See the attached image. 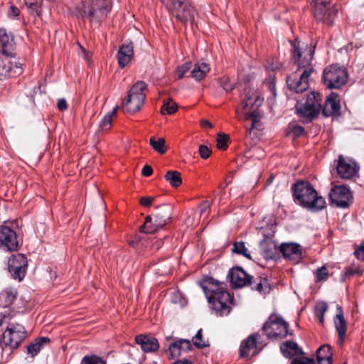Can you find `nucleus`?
<instances>
[{
  "instance_id": "1",
  "label": "nucleus",
  "mask_w": 364,
  "mask_h": 364,
  "mask_svg": "<svg viewBox=\"0 0 364 364\" xmlns=\"http://www.w3.org/2000/svg\"><path fill=\"white\" fill-rule=\"evenodd\" d=\"M292 56L296 69L287 77V84L289 90L296 93L306 91L309 87L310 75L314 72L312 60L315 46L300 47V42L296 40L291 43Z\"/></svg>"
},
{
  "instance_id": "2",
  "label": "nucleus",
  "mask_w": 364,
  "mask_h": 364,
  "mask_svg": "<svg viewBox=\"0 0 364 364\" xmlns=\"http://www.w3.org/2000/svg\"><path fill=\"white\" fill-rule=\"evenodd\" d=\"M205 282L210 287L204 284L200 286L213 310L220 316L228 315L232 309L233 299L227 290V285L212 277L208 278Z\"/></svg>"
},
{
  "instance_id": "3",
  "label": "nucleus",
  "mask_w": 364,
  "mask_h": 364,
  "mask_svg": "<svg viewBox=\"0 0 364 364\" xmlns=\"http://www.w3.org/2000/svg\"><path fill=\"white\" fill-rule=\"evenodd\" d=\"M112 9V4L109 0H87L76 6L73 13L77 18L87 21L91 24L100 25Z\"/></svg>"
},
{
  "instance_id": "4",
  "label": "nucleus",
  "mask_w": 364,
  "mask_h": 364,
  "mask_svg": "<svg viewBox=\"0 0 364 364\" xmlns=\"http://www.w3.org/2000/svg\"><path fill=\"white\" fill-rule=\"evenodd\" d=\"M291 190L294 200L301 207L313 212L321 210L326 207L325 199L318 196L309 182L298 181L292 186Z\"/></svg>"
},
{
  "instance_id": "5",
  "label": "nucleus",
  "mask_w": 364,
  "mask_h": 364,
  "mask_svg": "<svg viewBox=\"0 0 364 364\" xmlns=\"http://www.w3.org/2000/svg\"><path fill=\"white\" fill-rule=\"evenodd\" d=\"M176 21L183 23L193 24L197 11L190 0H161Z\"/></svg>"
},
{
  "instance_id": "6",
  "label": "nucleus",
  "mask_w": 364,
  "mask_h": 364,
  "mask_svg": "<svg viewBox=\"0 0 364 364\" xmlns=\"http://www.w3.org/2000/svg\"><path fill=\"white\" fill-rule=\"evenodd\" d=\"M171 210L170 205L159 206L157 213L146 217L144 225L140 228V232L153 234L164 227L171 218Z\"/></svg>"
},
{
  "instance_id": "7",
  "label": "nucleus",
  "mask_w": 364,
  "mask_h": 364,
  "mask_svg": "<svg viewBox=\"0 0 364 364\" xmlns=\"http://www.w3.org/2000/svg\"><path fill=\"white\" fill-rule=\"evenodd\" d=\"M348 78V72L344 67L333 64L323 70L322 82L328 89H339L346 84Z\"/></svg>"
},
{
  "instance_id": "8",
  "label": "nucleus",
  "mask_w": 364,
  "mask_h": 364,
  "mask_svg": "<svg viewBox=\"0 0 364 364\" xmlns=\"http://www.w3.org/2000/svg\"><path fill=\"white\" fill-rule=\"evenodd\" d=\"M322 96L319 92L309 93L304 104L296 107L299 115L308 123L318 114L322 108Z\"/></svg>"
},
{
  "instance_id": "9",
  "label": "nucleus",
  "mask_w": 364,
  "mask_h": 364,
  "mask_svg": "<svg viewBox=\"0 0 364 364\" xmlns=\"http://www.w3.org/2000/svg\"><path fill=\"white\" fill-rule=\"evenodd\" d=\"M147 85L144 81L136 82L129 90L127 100L122 105L126 112L134 113L139 111L146 99Z\"/></svg>"
},
{
  "instance_id": "10",
  "label": "nucleus",
  "mask_w": 364,
  "mask_h": 364,
  "mask_svg": "<svg viewBox=\"0 0 364 364\" xmlns=\"http://www.w3.org/2000/svg\"><path fill=\"white\" fill-rule=\"evenodd\" d=\"M268 339L279 340L289 334L288 323L282 317L271 315L262 328Z\"/></svg>"
},
{
  "instance_id": "11",
  "label": "nucleus",
  "mask_w": 364,
  "mask_h": 364,
  "mask_svg": "<svg viewBox=\"0 0 364 364\" xmlns=\"http://www.w3.org/2000/svg\"><path fill=\"white\" fill-rule=\"evenodd\" d=\"M338 9L331 1H316L312 11L314 18L328 26H332Z\"/></svg>"
},
{
  "instance_id": "12",
  "label": "nucleus",
  "mask_w": 364,
  "mask_h": 364,
  "mask_svg": "<svg viewBox=\"0 0 364 364\" xmlns=\"http://www.w3.org/2000/svg\"><path fill=\"white\" fill-rule=\"evenodd\" d=\"M26 337L24 326L18 323H9L2 333V343L11 348H16Z\"/></svg>"
},
{
  "instance_id": "13",
  "label": "nucleus",
  "mask_w": 364,
  "mask_h": 364,
  "mask_svg": "<svg viewBox=\"0 0 364 364\" xmlns=\"http://www.w3.org/2000/svg\"><path fill=\"white\" fill-rule=\"evenodd\" d=\"M28 268V260L23 254H16L11 256L8 260V269L11 277L18 282L22 281Z\"/></svg>"
},
{
  "instance_id": "14",
  "label": "nucleus",
  "mask_w": 364,
  "mask_h": 364,
  "mask_svg": "<svg viewBox=\"0 0 364 364\" xmlns=\"http://www.w3.org/2000/svg\"><path fill=\"white\" fill-rule=\"evenodd\" d=\"M259 333H253L243 340L240 344V355L242 358L254 356L266 345Z\"/></svg>"
},
{
  "instance_id": "15",
  "label": "nucleus",
  "mask_w": 364,
  "mask_h": 364,
  "mask_svg": "<svg viewBox=\"0 0 364 364\" xmlns=\"http://www.w3.org/2000/svg\"><path fill=\"white\" fill-rule=\"evenodd\" d=\"M16 232L11 228L0 226V248L4 251H16L21 247Z\"/></svg>"
},
{
  "instance_id": "16",
  "label": "nucleus",
  "mask_w": 364,
  "mask_h": 364,
  "mask_svg": "<svg viewBox=\"0 0 364 364\" xmlns=\"http://www.w3.org/2000/svg\"><path fill=\"white\" fill-rule=\"evenodd\" d=\"M329 199L336 207L346 208L352 204L353 198L352 193L346 186H335L329 193Z\"/></svg>"
},
{
  "instance_id": "17",
  "label": "nucleus",
  "mask_w": 364,
  "mask_h": 364,
  "mask_svg": "<svg viewBox=\"0 0 364 364\" xmlns=\"http://www.w3.org/2000/svg\"><path fill=\"white\" fill-rule=\"evenodd\" d=\"M22 73L21 63L11 55H4L0 57V80L9 77H16Z\"/></svg>"
},
{
  "instance_id": "18",
  "label": "nucleus",
  "mask_w": 364,
  "mask_h": 364,
  "mask_svg": "<svg viewBox=\"0 0 364 364\" xmlns=\"http://www.w3.org/2000/svg\"><path fill=\"white\" fill-rule=\"evenodd\" d=\"M336 169L341 178L350 179L357 173L359 167L355 161L340 155L337 160Z\"/></svg>"
},
{
  "instance_id": "19",
  "label": "nucleus",
  "mask_w": 364,
  "mask_h": 364,
  "mask_svg": "<svg viewBox=\"0 0 364 364\" xmlns=\"http://www.w3.org/2000/svg\"><path fill=\"white\" fill-rule=\"evenodd\" d=\"M232 288H242L252 284V277L247 274L242 268L236 267L232 268L228 274Z\"/></svg>"
},
{
  "instance_id": "20",
  "label": "nucleus",
  "mask_w": 364,
  "mask_h": 364,
  "mask_svg": "<svg viewBox=\"0 0 364 364\" xmlns=\"http://www.w3.org/2000/svg\"><path fill=\"white\" fill-rule=\"evenodd\" d=\"M279 250L285 259L295 263L302 258V248L298 243L284 242L279 245Z\"/></svg>"
},
{
  "instance_id": "21",
  "label": "nucleus",
  "mask_w": 364,
  "mask_h": 364,
  "mask_svg": "<svg viewBox=\"0 0 364 364\" xmlns=\"http://www.w3.org/2000/svg\"><path fill=\"white\" fill-rule=\"evenodd\" d=\"M134 341L145 353L156 351L159 348L158 340L151 336L140 334L135 336Z\"/></svg>"
},
{
  "instance_id": "22",
  "label": "nucleus",
  "mask_w": 364,
  "mask_h": 364,
  "mask_svg": "<svg viewBox=\"0 0 364 364\" xmlns=\"http://www.w3.org/2000/svg\"><path fill=\"white\" fill-rule=\"evenodd\" d=\"M340 99L339 96L336 93H331L326 98L323 107L321 108L322 114L325 117H330L339 112Z\"/></svg>"
},
{
  "instance_id": "23",
  "label": "nucleus",
  "mask_w": 364,
  "mask_h": 364,
  "mask_svg": "<svg viewBox=\"0 0 364 364\" xmlns=\"http://www.w3.org/2000/svg\"><path fill=\"white\" fill-rule=\"evenodd\" d=\"M134 56V46L132 42L124 43L119 47L117 52V60L121 68H124Z\"/></svg>"
},
{
  "instance_id": "24",
  "label": "nucleus",
  "mask_w": 364,
  "mask_h": 364,
  "mask_svg": "<svg viewBox=\"0 0 364 364\" xmlns=\"http://www.w3.org/2000/svg\"><path fill=\"white\" fill-rule=\"evenodd\" d=\"M14 46L13 35L8 34L6 29L0 28V52L4 55H11Z\"/></svg>"
},
{
  "instance_id": "25",
  "label": "nucleus",
  "mask_w": 364,
  "mask_h": 364,
  "mask_svg": "<svg viewBox=\"0 0 364 364\" xmlns=\"http://www.w3.org/2000/svg\"><path fill=\"white\" fill-rule=\"evenodd\" d=\"M260 254L267 260L275 258L274 251L277 249V245L271 239L264 238L259 245Z\"/></svg>"
},
{
  "instance_id": "26",
  "label": "nucleus",
  "mask_w": 364,
  "mask_h": 364,
  "mask_svg": "<svg viewBox=\"0 0 364 364\" xmlns=\"http://www.w3.org/2000/svg\"><path fill=\"white\" fill-rule=\"evenodd\" d=\"M336 310L337 314L336 318H334V323L339 336V339L341 341H343L346 333V322L343 316V312L341 306L337 305Z\"/></svg>"
},
{
  "instance_id": "27",
  "label": "nucleus",
  "mask_w": 364,
  "mask_h": 364,
  "mask_svg": "<svg viewBox=\"0 0 364 364\" xmlns=\"http://www.w3.org/2000/svg\"><path fill=\"white\" fill-rule=\"evenodd\" d=\"M18 292L16 289L7 287L0 293V305L6 308L10 306L16 299Z\"/></svg>"
},
{
  "instance_id": "28",
  "label": "nucleus",
  "mask_w": 364,
  "mask_h": 364,
  "mask_svg": "<svg viewBox=\"0 0 364 364\" xmlns=\"http://www.w3.org/2000/svg\"><path fill=\"white\" fill-rule=\"evenodd\" d=\"M280 350L286 358H291L295 355L301 354L303 352L299 348L296 343L293 341H285L280 345Z\"/></svg>"
},
{
  "instance_id": "29",
  "label": "nucleus",
  "mask_w": 364,
  "mask_h": 364,
  "mask_svg": "<svg viewBox=\"0 0 364 364\" xmlns=\"http://www.w3.org/2000/svg\"><path fill=\"white\" fill-rule=\"evenodd\" d=\"M210 70L209 64L204 62L197 63L191 72V76L196 81H200L205 77Z\"/></svg>"
},
{
  "instance_id": "30",
  "label": "nucleus",
  "mask_w": 364,
  "mask_h": 364,
  "mask_svg": "<svg viewBox=\"0 0 364 364\" xmlns=\"http://www.w3.org/2000/svg\"><path fill=\"white\" fill-rule=\"evenodd\" d=\"M28 14L34 17H40L42 15L43 8V0H24Z\"/></svg>"
},
{
  "instance_id": "31",
  "label": "nucleus",
  "mask_w": 364,
  "mask_h": 364,
  "mask_svg": "<svg viewBox=\"0 0 364 364\" xmlns=\"http://www.w3.org/2000/svg\"><path fill=\"white\" fill-rule=\"evenodd\" d=\"M50 343V339L48 337H39L34 340L27 346V353L31 357L36 355L45 345Z\"/></svg>"
},
{
  "instance_id": "32",
  "label": "nucleus",
  "mask_w": 364,
  "mask_h": 364,
  "mask_svg": "<svg viewBox=\"0 0 364 364\" xmlns=\"http://www.w3.org/2000/svg\"><path fill=\"white\" fill-rule=\"evenodd\" d=\"M252 289L257 291L261 294H267L271 290L270 284L267 278L258 277L254 282H252Z\"/></svg>"
},
{
  "instance_id": "33",
  "label": "nucleus",
  "mask_w": 364,
  "mask_h": 364,
  "mask_svg": "<svg viewBox=\"0 0 364 364\" xmlns=\"http://www.w3.org/2000/svg\"><path fill=\"white\" fill-rule=\"evenodd\" d=\"M164 178L173 187H178L182 183L181 173L177 171H167Z\"/></svg>"
},
{
  "instance_id": "34",
  "label": "nucleus",
  "mask_w": 364,
  "mask_h": 364,
  "mask_svg": "<svg viewBox=\"0 0 364 364\" xmlns=\"http://www.w3.org/2000/svg\"><path fill=\"white\" fill-rule=\"evenodd\" d=\"M150 145L152 148L159 154H164L166 151V147L165 146V139L164 138H159L156 140L154 136H151L149 139Z\"/></svg>"
},
{
  "instance_id": "35",
  "label": "nucleus",
  "mask_w": 364,
  "mask_h": 364,
  "mask_svg": "<svg viewBox=\"0 0 364 364\" xmlns=\"http://www.w3.org/2000/svg\"><path fill=\"white\" fill-rule=\"evenodd\" d=\"M232 252L235 254L241 255L246 258L251 259V255L248 253L244 242H235L233 244Z\"/></svg>"
},
{
  "instance_id": "36",
  "label": "nucleus",
  "mask_w": 364,
  "mask_h": 364,
  "mask_svg": "<svg viewBox=\"0 0 364 364\" xmlns=\"http://www.w3.org/2000/svg\"><path fill=\"white\" fill-rule=\"evenodd\" d=\"M178 109L177 104L171 99H168L166 102H164L161 108V113L162 114H172Z\"/></svg>"
},
{
  "instance_id": "37",
  "label": "nucleus",
  "mask_w": 364,
  "mask_h": 364,
  "mask_svg": "<svg viewBox=\"0 0 364 364\" xmlns=\"http://www.w3.org/2000/svg\"><path fill=\"white\" fill-rule=\"evenodd\" d=\"M118 109V107H115L113 110L108 114L105 115L100 122V127L102 131H107L112 126V117L114 115Z\"/></svg>"
},
{
  "instance_id": "38",
  "label": "nucleus",
  "mask_w": 364,
  "mask_h": 364,
  "mask_svg": "<svg viewBox=\"0 0 364 364\" xmlns=\"http://www.w3.org/2000/svg\"><path fill=\"white\" fill-rule=\"evenodd\" d=\"M332 357L331 348L328 344L321 346L316 351L317 359L332 358Z\"/></svg>"
},
{
  "instance_id": "39",
  "label": "nucleus",
  "mask_w": 364,
  "mask_h": 364,
  "mask_svg": "<svg viewBox=\"0 0 364 364\" xmlns=\"http://www.w3.org/2000/svg\"><path fill=\"white\" fill-rule=\"evenodd\" d=\"M80 364H107L106 361L96 355H87L84 356Z\"/></svg>"
},
{
  "instance_id": "40",
  "label": "nucleus",
  "mask_w": 364,
  "mask_h": 364,
  "mask_svg": "<svg viewBox=\"0 0 364 364\" xmlns=\"http://www.w3.org/2000/svg\"><path fill=\"white\" fill-rule=\"evenodd\" d=\"M230 137L224 133H219L217 139V147L220 150H225L228 147V141Z\"/></svg>"
},
{
  "instance_id": "41",
  "label": "nucleus",
  "mask_w": 364,
  "mask_h": 364,
  "mask_svg": "<svg viewBox=\"0 0 364 364\" xmlns=\"http://www.w3.org/2000/svg\"><path fill=\"white\" fill-rule=\"evenodd\" d=\"M168 350L172 358L178 357L183 352L181 346L178 344V340L170 344Z\"/></svg>"
},
{
  "instance_id": "42",
  "label": "nucleus",
  "mask_w": 364,
  "mask_h": 364,
  "mask_svg": "<svg viewBox=\"0 0 364 364\" xmlns=\"http://www.w3.org/2000/svg\"><path fill=\"white\" fill-rule=\"evenodd\" d=\"M193 344L198 348H203L208 346V343L203 341L202 336V329H199L193 338Z\"/></svg>"
},
{
  "instance_id": "43",
  "label": "nucleus",
  "mask_w": 364,
  "mask_h": 364,
  "mask_svg": "<svg viewBox=\"0 0 364 364\" xmlns=\"http://www.w3.org/2000/svg\"><path fill=\"white\" fill-rule=\"evenodd\" d=\"M192 63L191 62H186L179 66L176 71V75L178 79H181L183 77L185 74L191 68Z\"/></svg>"
},
{
  "instance_id": "44",
  "label": "nucleus",
  "mask_w": 364,
  "mask_h": 364,
  "mask_svg": "<svg viewBox=\"0 0 364 364\" xmlns=\"http://www.w3.org/2000/svg\"><path fill=\"white\" fill-rule=\"evenodd\" d=\"M288 129L289 134H292L294 138L299 137L304 132V127L297 124H290Z\"/></svg>"
},
{
  "instance_id": "45",
  "label": "nucleus",
  "mask_w": 364,
  "mask_h": 364,
  "mask_svg": "<svg viewBox=\"0 0 364 364\" xmlns=\"http://www.w3.org/2000/svg\"><path fill=\"white\" fill-rule=\"evenodd\" d=\"M220 85L227 92H230L234 89V83L231 82L230 78L226 76L220 79Z\"/></svg>"
},
{
  "instance_id": "46",
  "label": "nucleus",
  "mask_w": 364,
  "mask_h": 364,
  "mask_svg": "<svg viewBox=\"0 0 364 364\" xmlns=\"http://www.w3.org/2000/svg\"><path fill=\"white\" fill-rule=\"evenodd\" d=\"M316 282H321L325 280L328 277V271L324 266L317 269L316 272Z\"/></svg>"
},
{
  "instance_id": "47",
  "label": "nucleus",
  "mask_w": 364,
  "mask_h": 364,
  "mask_svg": "<svg viewBox=\"0 0 364 364\" xmlns=\"http://www.w3.org/2000/svg\"><path fill=\"white\" fill-rule=\"evenodd\" d=\"M262 103V100L259 99V97H256V98L254 100L252 97H247L244 100L243 104L244 107H250L251 108L253 107L255 105H256L257 107H259Z\"/></svg>"
},
{
  "instance_id": "48",
  "label": "nucleus",
  "mask_w": 364,
  "mask_h": 364,
  "mask_svg": "<svg viewBox=\"0 0 364 364\" xmlns=\"http://www.w3.org/2000/svg\"><path fill=\"white\" fill-rule=\"evenodd\" d=\"M198 152H199L200 156L202 159H206L210 157V156L211 155L212 151L207 146L200 145L199 146Z\"/></svg>"
},
{
  "instance_id": "49",
  "label": "nucleus",
  "mask_w": 364,
  "mask_h": 364,
  "mask_svg": "<svg viewBox=\"0 0 364 364\" xmlns=\"http://www.w3.org/2000/svg\"><path fill=\"white\" fill-rule=\"evenodd\" d=\"M265 85H267V86L268 87L272 96L274 97H275L277 95V92H276L274 77H272L271 75H269V80L268 81L265 82Z\"/></svg>"
},
{
  "instance_id": "50",
  "label": "nucleus",
  "mask_w": 364,
  "mask_h": 364,
  "mask_svg": "<svg viewBox=\"0 0 364 364\" xmlns=\"http://www.w3.org/2000/svg\"><path fill=\"white\" fill-rule=\"evenodd\" d=\"M20 10L14 5H11L7 11V16L9 18H14L19 16Z\"/></svg>"
},
{
  "instance_id": "51",
  "label": "nucleus",
  "mask_w": 364,
  "mask_h": 364,
  "mask_svg": "<svg viewBox=\"0 0 364 364\" xmlns=\"http://www.w3.org/2000/svg\"><path fill=\"white\" fill-rule=\"evenodd\" d=\"M155 200V198L152 196L141 197L139 199V203L144 207H150Z\"/></svg>"
},
{
  "instance_id": "52",
  "label": "nucleus",
  "mask_w": 364,
  "mask_h": 364,
  "mask_svg": "<svg viewBox=\"0 0 364 364\" xmlns=\"http://www.w3.org/2000/svg\"><path fill=\"white\" fill-rule=\"evenodd\" d=\"M178 344L181 346L182 350L184 352H188L192 348L191 341L187 339H178Z\"/></svg>"
},
{
  "instance_id": "53",
  "label": "nucleus",
  "mask_w": 364,
  "mask_h": 364,
  "mask_svg": "<svg viewBox=\"0 0 364 364\" xmlns=\"http://www.w3.org/2000/svg\"><path fill=\"white\" fill-rule=\"evenodd\" d=\"M328 309V305L325 302L320 303L316 306V313L317 315H324Z\"/></svg>"
},
{
  "instance_id": "54",
  "label": "nucleus",
  "mask_w": 364,
  "mask_h": 364,
  "mask_svg": "<svg viewBox=\"0 0 364 364\" xmlns=\"http://www.w3.org/2000/svg\"><path fill=\"white\" fill-rule=\"evenodd\" d=\"M361 274V271L360 270L359 267H354V266L348 267L346 271V274L347 276H353L355 274Z\"/></svg>"
},
{
  "instance_id": "55",
  "label": "nucleus",
  "mask_w": 364,
  "mask_h": 364,
  "mask_svg": "<svg viewBox=\"0 0 364 364\" xmlns=\"http://www.w3.org/2000/svg\"><path fill=\"white\" fill-rule=\"evenodd\" d=\"M355 255L358 259L364 261V244H361L360 246L355 250Z\"/></svg>"
},
{
  "instance_id": "56",
  "label": "nucleus",
  "mask_w": 364,
  "mask_h": 364,
  "mask_svg": "<svg viewBox=\"0 0 364 364\" xmlns=\"http://www.w3.org/2000/svg\"><path fill=\"white\" fill-rule=\"evenodd\" d=\"M58 109L60 111H64L68 109V103L65 99L61 98L58 100L57 103Z\"/></svg>"
},
{
  "instance_id": "57",
  "label": "nucleus",
  "mask_w": 364,
  "mask_h": 364,
  "mask_svg": "<svg viewBox=\"0 0 364 364\" xmlns=\"http://www.w3.org/2000/svg\"><path fill=\"white\" fill-rule=\"evenodd\" d=\"M153 173V169L151 166L145 165L142 168L141 174L144 176H150Z\"/></svg>"
},
{
  "instance_id": "58",
  "label": "nucleus",
  "mask_w": 364,
  "mask_h": 364,
  "mask_svg": "<svg viewBox=\"0 0 364 364\" xmlns=\"http://www.w3.org/2000/svg\"><path fill=\"white\" fill-rule=\"evenodd\" d=\"M283 67V65L280 63H272L271 64H269L267 68V70H272V71H274V70H280L282 69V68Z\"/></svg>"
},
{
  "instance_id": "59",
  "label": "nucleus",
  "mask_w": 364,
  "mask_h": 364,
  "mask_svg": "<svg viewBox=\"0 0 364 364\" xmlns=\"http://www.w3.org/2000/svg\"><path fill=\"white\" fill-rule=\"evenodd\" d=\"M210 208V203L208 201H204L199 207L200 214L205 213Z\"/></svg>"
},
{
  "instance_id": "60",
  "label": "nucleus",
  "mask_w": 364,
  "mask_h": 364,
  "mask_svg": "<svg viewBox=\"0 0 364 364\" xmlns=\"http://www.w3.org/2000/svg\"><path fill=\"white\" fill-rule=\"evenodd\" d=\"M200 126L203 128H206V127L212 128L213 127V124L207 119H202L200 121Z\"/></svg>"
},
{
  "instance_id": "61",
  "label": "nucleus",
  "mask_w": 364,
  "mask_h": 364,
  "mask_svg": "<svg viewBox=\"0 0 364 364\" xmlns=\"http://www.w3.org/2000/svg\"><path fill=\"white\" fill-rule=\"evenodd\" d=\"M318 364H332V358L317 359Z\"/></svg>"
},
{
  "instance_id": "62",
  "label": "nucleus",
  "mask_w": 364,
  "mask_h": 364,
  "mask_svg": "<svg viewBox=\"0 0 364 364\" xmlns=\"http://www.w3.org/2000/svg\"><path fill=\"white\" fill-rule=\"evenodd\" d=\"M173 364H192V363L189 360L184 358L181 360H177Z\"/></svg>"
},
{
  "instance_id": "63",
  "label": "nucleus",
  "mask_w": 364,
  "mask_h": 364,
  "mask_svg": "<svg viewBox=\"0 0 364 364\" xmlns=\"http://www.w3.org/2000/svg\"><path fill=\"white\" fill-rule=\"evenodd\" d=\"M299 360L301 364H316L313 359L304 358Z\"/></svg>"
},
{
  "instance_id": "64",
  "label": "nucleus",
  "mask_w": 364,
  "mask_h": 364,
  "mask_svg": "<svg viewBox=\"0 0 364 364\" xmlns=\"http://www.w3.org/2000/svg\"><path fill=\"white\" fill-rule=\"evenodd\" d=\"M318 317V321L320 323H323L324 321V315H317Z\"/></svg>"
}]
</instances>
